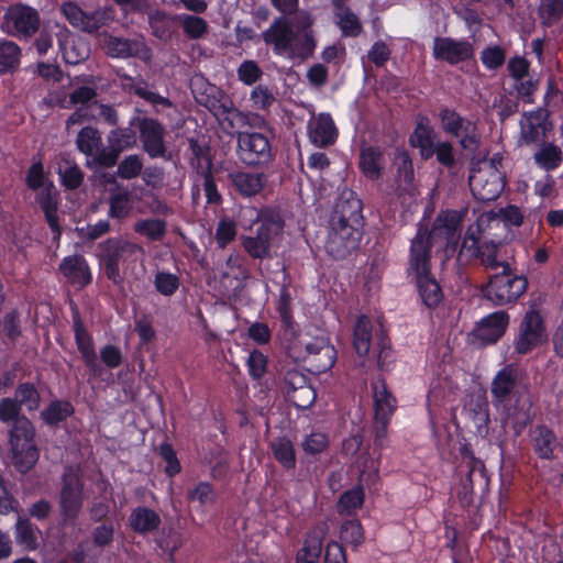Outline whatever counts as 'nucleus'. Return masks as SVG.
<instances>
[{
    "instance_id": "1",
    "label": "nucleus",
    "mask_w": 563,
    "mask_h": 563,
    "mask_svg": "<svg viewBox=\"0 0 563 563\" xmlns=\"http://www.w3.org/2000/svg\"><path fill=\"white\" fill-rule=\"evenodd\" d=\"M490 391L497 405L504 404L512 395L516 396L512 408H508L507 417L521 426L529 422L532 400L516 366L507 365L500 369L492 382Z\"/></svg>"
},
{
    "instance_id": "2",
    "label": "nucleus",
    "mask_w": 563,
    "mask_h": 563,
    "mask_svg": "<svg viewBox=\"0 0 563 563\" xmlns=\"http://www.w3.org/2000/svg\"><path fill=\"white\" fill-rule=\"evenodd\" d=\"M262 36L276 54H286L290 58H307L316 47L313 33L297 34L292 24L284 16L275 19Z\"/></svg>"
},
{
    "instance_id": "3",
    "label": "nucleus",
    "mask_w": 563,
    "mask_h": 563,
    "mask_svg": "<svg viewBox=\"0 0 563 563\" xmlns=\"http://www.w3.org/2000/svg\"><path fill=\"white\" fill-rule=\"evenodd\" d=\"M86 500L85 481L78 465L66 466L60 478L58 508L63 525H75Z\"/></svg>"
},
{
    "instance_id": "4",
    "label": "nucleus",
    "mask_w": 563,
    "mask_h": 563,
    "mask_svg": "<svg viewBox=\"0 0 563 563\" xmlns=\"http://www.w3.org/2000/svg\"><path fill=\"white\" fill-rule=\"evenodd\" d=\"M409 269L416 276L423 303L429 308L437 307L443 295L438 282L430 275V256H428V245L422 235L412 240Z\"/></svg>"
},
{
    "instance_id": "5",
    "label": "nucleus",
    "mask_w": 563,
    "mask_h": 563,
    "mask_svg": "<svg viewBox=\"0 0 563 563\" xmlns=\"http://www.w3.org/2000/svg\"><path fill=\"white\" fill-rule=\"evenodd\" d=\"M35 430L26 418H18L10 431V451L12 463L21 473L29 472L38 460V451L35 445Z\"/></svg>"
},
{
    "instance_id": "6",
    "label": "nucleus",
    "mask_w": 563,
    "mask_h": 563,
    "mask_svg": "<svg viewBox=\"0 0 563 563\" xmlns=\"http://www.w3.org/2000/svg\"><path fill=\"white\" fill-rule=\"evenodd\" d=\"M258 222L254 235L241 238L242 245L253 258L271 257V251L283 232L284 222L279 214L273 211L262 212Z\"/></svg>"
},
{
    "instance_id": "7",
    "label": "nucleus",
    "mask_w": 563,
    "mask_h": 563,
    "mask_svg": "<svg viewBox=\"0 0 563 563\" xmlns=\"http://www.w3.org/2000/svg\"><path fill=\"white\" fill-rule=\"evenodd\" d=\"M499 157L478 162L470 174V188L474 197L482 201L496 199L504 189L503 174L499 169Z\"/></svg>"
},
{
    "instance_id": "8",
    "label": "nucleus",
    "mask_w": 563,
    "mask_h": 563,
    "mask_svg": "<svg viewBox=\"0 0 563 563\" xmlns=\"http://www.w3.org/2000/svg\"><path fill=\"white\" fill-rule=\"evenodd\" d=\"M549 340L544 314L534 306L530 307L520 319L514 340V351L526 355L541 347Z\"/></svg>"
},
{
    "instance_id": "9",
    "label": "nucleus",
    "mask_w": 563,
    "mask_h": 563,
    "mask_svg": "<svg viewBox=\"0 0 563 563\" xmlns=\"http://www.w3.org/2000/svg\"><path fill=\"white\" fill-rule=\"evenodd\" d=\"M528 280L522 275L512 273L509 265H505L499 274L492 276L484 288L485 297L497 306L516 301L527 290Z\"/></svg>"
},
{
    "instance_id": "10",
    "label": "nucleus",
    "mask_w": 563,
    "mask_h": 563,
    "mask_svg": "<svg viewBox=\"0 0 563 563\" xmlns=\"http://www.w3.org/2000/svg\"><path fill=\"white\" fill-rule=\"evenodd\" d=\"M106 276L114 284L122 282L120 265L128 257L143 253L141 245L123 238H110L99 244Z\"/></svg>"
},
{
    "instance_id": "11",
    "label": "nucleus",
    "mask_w": 563,
    "mask_h": 563,
    "mask_svg": "<svg viewBox=\"0 0 563 563\" xmlns=\"http://www.w3.org/2000/svg\"><path fill=\"white\" fill-rule=\"evenodd\" d=\"M442 130L456 137L462 148L475 152L481 145V133L475 121L460 115L452 109L440 112Z\"/></svg>"
},
{
    "instance_id": "12",
    "label": "nucleus",
    "mask_w": 563,
    "mask_h": 563,
    "mask_svg": "<svg viewBox=\"0 0 563 563\" xmlns=\"http://www.w3.org/2000/svg\"><path fill=\"white\" fill-rule=\"evenodd\" d=\"M460 473L462 477L457 497L463 506H467L473 500L475 489H485L487 487L488 477L484 463L467 450L462 452Z\"/></svg>"
},
{
    "instance_id": "13",
    "label": "nucleus",
    "mask_w": 563,
    "mask_h": 563,
    "mask_svg": "<svg viewBox=\"0 0 563 563\" xmlns=\"http://www.w3.org/2000/svg\"><path fill=\"white\" fill-rule=\"evenodd\" d=\"M60 12L76 29L92 34L100 27L114 21L115 12L111 7L98 8L93 12H85L75 2H65Z\"/></svg>"
},
{
    "instance_id": "14",
    "label": "nucleus",
    "mask_w": 563,
    "mask_h": 563,
    "mask_svg": "<svg viewBox=\"0 0 563 563\" xmlns=\"http://www.w3.org/2000/svg\"><path fill=\"white\" fill-rule=\"evenodd\" d=\"M300 343L305 349L301 358L309 372L320 374L333 366L336 353L325 334L305 336Z\"/></svg>"
},
{
    "instance_id": "15",
    "label": "nucleus",
    "mask_w": 563,
    "mask_h": 563,
    "mask_svg": "<svg viewBox=\"0 0 563 563\" xmlns=\"http://www.w3.org/2000/svg\"><path fill=\"white\" fill-rule=\"evenodd\" d=\"M462 212L445 211L440 213L432 225L431 231L420 228L415 238L422 235L428 245V256H430L431 246L435 243L454 244L459 236L462 224Z\"/></svg>"
},
{
    "instance_id": "16",
    "label": "nucleus",
    "mask_w": 563,
    "mask_h": 563,
    "mask_svg": "<svg viewBox=\"0 0 563 563\" xmlns=\"http://www.w3.org/2000/svg\"><path fill=\"white\" fill-rule=\"evenodd\" d=\"M38 12L27 5L10 7L3 16L1 30L13 36L31 37L40 27Z\"/></svg>"
},
{
    "instance_id": "17",
    "label": "nucleus",
    "mask_w": 563,
    "mask_h": 563,
    "mask_svg": "<svg viewBox=\"0 0 563 563\" xmlns=\"http://www.w3.org/2000/svg\"><path fill=\"white\" fill-rule=\"evenodd\" d=\"M361 227L332 221L325 242L327 252L334 258H344L358 246Z\"/></svg>"
},
{
    "instance_id": "18",
    "label": "nucleus",
    "mask_w": 563,
    "mask_h": 563,
    "mask_svg": "<svg viewBox=\"0 0 563 563\" xmlns=\"http://www.w3.org/2000/svg\"><path fill=\"white\" fill-rule=\"evenodd\" d=\"M238 155L246 165H257L271 158V144L268 139L257 132H239Z\"/></svg>"
},
{
    "instance_id": "19",
    "label": "nucleus",
    "mask_w": 563,
    "mask_h": 563,
    "mask_svg": "<svg viewBox=\"0 0 563 563\" xmlns=\"http://www.w3.org/2000/svg\"><path fill=\"white\" fill-rule=\"evenodd\" d=\"M548 117V111L544 109L526 113L520 121L519 143L528 146L543 144L552 128Z\"/></svg>"
},
{
    "instance_id": "20",
    "label": "nucleus",
    "mask_w": 563,
    "mask_h": 563,
    "mask_svg": "<svg viewBox=\"0 0 563 563\" xmlns=\"http://www.w3.org/2000/svg\"><path fill=\"white\" fill-rule=\"evenodd\" d=\"M106 54L112 58L139 57L148 60L152 56L150 47L142 38H124L103 34Z\"/></svg>"
},
{
    "instance_id": "21",
    "label": "nucleus",
    "mask_w": 563,
    "mask_h": 563,
    "mask_svg": "<svg viewBox=\"0 0 563 563\" xmlns=\"http://www.w3.org/2000/svg\"><path fill=\"white\" fill-rule=\"evenodd\" d=\"M509 324V314L506 311H496L483 318L473 330V338L478 344L497 342L506 332Z\"/></svg>"
},
{
    "instance_id": "22",
    "label": "nucleus",
    "mask_w": 563,
    "mask_h": 563,
    "mask_svg": "<svg viewBox=\"0 0 563 563\" xmlns=\"http://www.w3.org/2000/svg\"><path fill=\"white\" fill-rule=\"evenodd\" d=\"M107 153H102L99 158V165L112 167L115 165L120 154L136 144V136L132 129L121 128L109 132Z\"/></svg>"
},
{
    "instance_id": "23",
    "label": "nucleus",
    "mask_w": 563,
    "mask_h": 563,
    "mask_svg": "<svg viewBox=\"0 0 563 563\" xmlns=\"http://www.w3.org/2000/svg\"><path fill=\"white\" fill-rule=\"evenodd\" d=\"M137 126L144 151L151 157L163 156L166 151L164 144V126L158 121L151 118L140 119Z\"/></svg>"
},
{
    "instance_id": "24",
    "label": "nucleus",
    "mask_w": 563,
    "mask_h": 563,
    "mask_svg": "<svg viewBox=\"0 0 563 563\" xmlns=\"http://www.w3.org/2000/svg\"><path fill=\"white\" fill-rule=\"evenodd\" d=\"M473 55V46L466 41H454L450 37H435L433 56L450 64L463 62Z\"/></svg>"
},
{
    "instance_id": "25",
    "label": "nucleus",
    "mask_w": 563,
    "mask_h": 563,
    "mask_svg": "<svg viewBox=\"0 0 563 563\" xmlns=\"http://www.w3.org/2000/svg\"><path fill=\"white\" fill-rule=\"evenodd\" d=\"M55 27L59 30L58 43L66 63L76 65L89 57L90 47L82 37L70 34L66 27L58 24Z\"/></svg>"
},
{
    "instance_id": "26",
    "label": "nucleus",
    "mask_w": 563,
    "mask_h": 563,
    "mask_svg": "<svg viewBox=\"0 0 563 563\" xmlns=\"http://www.w3.org/2000/svg\"><path fill=\"white\" fill-rule=\"evenodd\" d=\"M308 136L318 147L332 145L338 137V130L330 114L313 115L308 123Z\"/></svg>"
},
{
    "instance_id": "27",
    "label": "nucleus",
    "mask_w": 563,
    "mask_h": 563,
    "mask_svg": "<svg viewBox=\"0 0 563 563\" xmlns=\"http://www.w3.org/2000/svg\"><path fill=\"white\" fill-rule=\"evenodd\" d=\"M362 201L355 192L343 191L335 206L332 221L362 227Z\"/></svg>"
},
{
    "instance_id": "28",
    "label": "nucleus",
    "mask_w": 563,
    "mask_h": 563,
    "mask_svg": "<svg viewBox=\"0 0 563 563\" xmlns=\"http://www.w3.org/2000/svg\"><path fill=\"white\" fill-rule=\"evenodd\" d=\"M328 530V525L320 522L308 533L303 548L297 554V563H316L319 560Z\"/></svg>"
},
{
    "instance_id": "29",
    "label": "nucleus",
    "mask_w": 563,
    "mask_h": 563,
    "mask_svg": "<svg viewBox=\"0 0 563 563\" xmlns=\"http://www.w3.org/2000/svg\"><path fill=\"white\" fill-rule=\"evenodd\" d=\"M63 275L75 285L86 286L91 280V274L86 260L82 256H69L59 265Z\"/></svg>"
},
{
    "instance_id": "30",
    "label": "nucleus",
    "mask_w": 563,
    "mask_h": 563,
    "mask_svg": "<svg viewBox=\"0 0 563 563\" xmlns=\"http://www.w3.org/2000/svg\"><path fill=\"white\" fill-rule=\"evenodd\" d=\"M434 140L435 132L433 128L426 119H421L410 135L409 142L413 147L419 148L422 158L429 159L434 155V151L432 150L435 144Z\"/></svg>"
},
{
    "instance_id": "31",
    "label": "nucleus",
    "mask_w": 563,
    "mask_h": 563,
    "mask_svg": "<svg viewBox=\"0 0 563 563\" xmlns=\"http://www.w3.org/2000/svg\"><path fill=\"white\" fill-rule=\"evenodd\" d=\"M74 331L75 339L77 343V347L81 353L82 358L85 360L88 367L91 369H96L97 364V355L93 350L92 340L88 332L86 331L84 323L78 314V311L74 308Z\"/></svg>"
},
{
    "instance_id": "32",
    "label": "nucleus",
    "mask_w": 563,
    "mask_h": 563,
    "mask_svg": "<svg viewBox=\"0 0 563 563\" xmlns=\"http://www.w3.org/2000/svg\"><path fill=\"white\" fill-rule=\"evenodd\" d=\"M77 146L79 151L87 156H91L93 161L99 164V158L102 153H107L102 148V139L100 132L91 126L82 128L77 136Z\"/></svg>"
},
{
    "instance_id": "33",
    "label": "nucleus",
    "mask_w": 563,
    "mask_h": 563,
    "mask_svg": "<svg viewBox=\"0 0 563 563\" xmlns=\"http://www.w3.org/2000/svg\"><path fill=\"white\" fill-rule=\"evenodd\" d=\"M373 401L375 417L390 418L397 408L396 398L387 389L384 379H378L373 383Z\"/></svg>"
},
{
    "instance_id": "34",
    "label": "nucleus",
    "mask_w": 563,
    "mask_h": 563,
    "mask_svg": "<svg viewBox=\"0 0 563 563\" xmlns=\"http://www.w3.org/2000/svg\"><path fill=\"white\" fill-rule=\"evenodd\" d=\"M235 189L245 197L257 195L264 187L263 174L239 172L230 175Z\"/></svg>"
},
{
    "instance_id": "35",
    "label": "nucleus",
    "mask_w": 563,
    "mask_h": 563,
    "mask_svg": "<svg viewBox=\"0 0 563 563\" xmlns=\"http://www.w3.org/2000/svg\"><path fill=\"white\" fill-rule=\"evenodd\" d=\"M335 21L343 35L355 37L362 32V23L358 18L346 7L342 5L341 0L334 1Z\"/></svg>"
},
{
    "instance_id": "36",
    "label": "nucleus",
    "mask_w": 563,
    "mask_h": 563,
    "mask_svg": "<svg viewBox=\"0 0 563 563\" xmlns=\"http://www.w3.org/2000/svg\"><path fill=\"white\" fill-rule=\"evenodd\" d=\"M383 153L375 147L362 150L360 155V167L364 175L371 179H377L384 168Z\"/></svg>"
},
{
    "instance_id": "37",
    "label": "nucleus",
    "mask_w": 563,
    "mask_h": 563,
    "mask_svg": "<svg viewBox=\"0 0 563 563\" xmlns=\"http://www.w3.org/2000/svg\"><path fill=\"white\" fill-rule=\"evenodd\" d=\"M178 21L175 16H170L162 11H154L148 15V23L152 34L161 41L167 42L174 34V23Z\"/></svg>"
},
{
    "instance_id": "38",
    "label": "nucleus",
    "mask_w": 563,
    "mask_h": 563,
    "mask_svg": "<svg viewBox=\"0 0 563 563\" xmlns=\"http://www.w3.org/2000/svg\"><path fill=\"white\" fill-rule=\"evenodd\" d=\"M130 522L135 531L145 533L157 529L161 525V518L154 510L139 507L131 514Z\"/></svg>"
},
{
    "instance_id": "39",
    "label": "nucleus",
    "mask_w": 563,
    "mask_h": 563,
    "mask_svg": "<svg viewBox=\"0 0 563 563\" xmlns=\"http://www.w3.org/2000/svg\"><path fill=\"white\" fill-rule=\"evenodd\" d=\"M395 164L397 165L398 189L410 194L413 189L415 174L409 155L406 152H398Z\"/></svg>"
},
{
    "instance_id": "40",
    "label": "nucleus",
    "mask_w": 563,
    "mask_h": 563,
    "mask_svg": "<svg viewBox=\"0 0 563 563\" xmlns=\"http://www.w3.org/2000/svg\"><path fill=\"white\" fill-rule=\"evenodd\" d=\"M372 341V323L366 316H361L354 328L353 346L360 356L369 352Z\"/></svg>"
},
{
    "instance_id": "41",
    "label": "nucleus",
    "mask_w": 563,
    "mask_h": 563,
    "mask_svg": "<svg viewBox=\"0 0 563 563\" xmlns=\"http://www.w3.org/2000/svg\"><path fill=\"white\" fill-rule=\"evenodd\" d=\"M533 446L540 457L551 459L556 446V438L547 427H537L533 431Z\"/></svg>"
},
{
    "instance_id": "42",
    "label": "nucleus",
    "mask_w": 563,
    "mask_h": 563,
    "mask_svg": "<svg viewBox=\"0 0 563 563\" xmlns=\"http://www.w3.org/2000/svg\"><path fill=\"white\" fill-rule=\"evenodd\" d=\"M133 230L150 241H161L166 234V221L162 219H142L133 224Z\"/></svg>"
},
{
    "instance_id": "43",
    "label": "nucleus",
    "mask_w": 563,
    "mask_h": 563,
    "mask_svg": "<svg viewBox=\"0 0 563 563\" xmlns=\"http://www.w3.org/2000/svg\"><path fill=\"white\" fill-rule=\"evenodd\" d=\"M186 498L190 504L205 507L216 503L217 494L210 483L199 482L187 489Z\"/></svg>"
},
{
    "instance_id": "44",
    "label": "nucleus",
    "mask_w": 563,
    "mask_h": 563,
    "mask_svg": "<svg viewBox=\"0 0 563 563\" xmlns=\"http://www.w3.org/2000/svg\"><path fill=\"white\" fill-rule=\"evenodd\" d=\"M541 145L533 155L536 163L545 170L555 169L562 163L561 150L551 143Z\"/></svg>"
},
{
    "instance_id": "45",
    "label": "nucleus",
    "mask_w": 563,
    "mask_h": 563,
    "mask_svg": "<svg viewBox=\"0 0 563 563\" xmlns=\"http://www.w3.org/2000/svg\"><path fill=\"white\" fill-rule=\"evenodd\" d=\"M271 449L274 457L286 468H294L296 455L292 443L286 438H278L272 441Z\"/></svg>"
},
{
    "instance_id": "46",
    "label": "nucleus",
    "mask_w": 563,
    "mask_h": 563,
    "mask_svg": "<svg viewBox=\"0 0 563 563\" xmlns=\"http://www.w3.org/2000/svg\"><path fill=\"white\" fill-rule=\"evenodd\" d=\"M21 49L11 41L0 42V74L13 70L20 63Z\"/></svg>"
},
{
    "instance_id": "47",
    "label": "nucleus",
    "mask_w": 563,
    "mask_h": 563,
    "mask_svg": "<svg viewBox=\"0 0 563 563\" xmlns=\"http://www.w3.org/2000/svg\"><path fill=\"white\" fill-rule=\"evenodd\" d=\"M176 19L181 23L184 33L191 40L201 38L209 30L207 21L197 15L180 14Z\"/></svg>"
},
{
    "instance_id": "48",
    "label": "nucleus",
    "mask_w": 563,
    "mask_h": 563,
    "mask_svg": "<svg viewBox=\"0 0 563 563\" xmlns=\"http://www.w3.org/2000/svg\"><path fill=\"white\" fill-rule=\"evenodd\" d=\"M15 540L26 550H35L37 548V537L33 525L26 518H19L15 523Z\"/></svg>"
},
{
    "instance_id": "49",
    "label": "nucleus",
    "mask_w": 563,
    "mask_h": 563,
    "mask_svg": "<svg viewBox=\"0 0 563 563\" xmlns=\"http://www.w3.org/2000/svg\"><path fill=\"white\" fill-rule=\"evenodd\" d=\"M74 409L70 402L55 400L41 412V417L47 424H57L73 413Z\"/></svg>"
},
{
    "instance_id": "50",
    "label": "nucleus",
    "mask_w": 563,
    "mask_h": 563,
    "mask_svg": "<svg viewBox=\"0 0 563 563\" xmlns=\"http://www.w3.org/2000/svg\"><path fill=\"white\" fill-rule=\"evenodd\" d=\"M14 400L20 406L26 407L30 411H35L40 407L41 396L33 384H20L15 390Z\"/></svg>"
},
{
    "instance_id": "51",
    "label": "nucleus",
    "mask_w": 563,
    "mask_h": 563,
    "mask_svg": "<svg viewBox=\"0 0 563 563\" xmlns=\"http://www.w3.org/2000/svg\"><path fill=\"white\" fill-rule=\"evenodd\" d=\"M122 78L125 81L123 84V86L125 88L129 87L135 95L143 98L144 100H146L153 104L170 106V102L168 99L157 95L154 91L148 90L147 86L144 82H142V81L134 82L133 78L128 75H123Z\"/></svg>"
},
{
    "instance_id": "52",
    "label": "nucleus",
    "mask_w": 563,
    "mask_h": 563,
    "mask_svg": "<svg viewBox=\"0 0 563 563\" xmlns=\"http://www.w3.org/2000/svg\"><path fill=\"white\" fill-rule=\"evenodd\" d=\"M132 210L130 195L126 191L113 192L109 198V216L114 219L126 218Z\"/></svg>"
},
{
    "instance_id": "53",
    "label": "nucleus",
    "mask_w": 563,
    "mask_h": 563,
    "mask_svg": "<svg viewBox=\"0 0 563 563\" xmlns=\"http://www.w3.org/2000/svg\"><path fill=\"white\" fill-rule=\"evenodd\" d=\"M478 262L488 269H497L499 267L504 269V266L508 265L499 260V246L494 242H485L482 244Z\"/></svg>"
},
{
    "instance_id": "54",
    "label": "nucleus",
    "mask_w": 563,
    "mask_h": 563,
    "mask_svg": "<svg viewBox=\"0 0 563 563\" xmlns=\"http://www.w3.org/2000/svg\"><path fill=\"white\" fill-rule=\"evenodd\" d=\"M364 501V493L361 487H354L345 492L339 499L336 509L341 515H349L360 508Z\"/></svg>"
},
{
    "instance_id": "55",
    "label": "nucleus",
    "mask_w": 563,
    "mask_h": 563,
    "mask_svg": "<svg viewBox=\"0 0 563 563\" xmlns=\"http://www.w3.org/2000/svg\"><path fill=\"white\" fill-rule=\"evenodd\" d=\"M38 203L41 205L42 210L45 213V218L56 233L59 232L58 219L56 216V206L52 197L51 187H45L38 194L37 197Z\"/></svg>"
},
{
    "instance_id": "56",
    "label": "nucleus",
    "mask_w": 563,
    "mask_h": 563,
    "mask_svg": "<svg viewBox=\"0 0 563 563\" xmlns=\"http://www.w3.org/2000/svg\"><path fill=\"white\" fill-rule=\"evenodd\" d=\"M143 162L136 154L124 157L118 165L117 175L122 179H133L142 174Z\"/></svg>"
},
{
    "instance_id": "57",
    "label": "nucleus",
    "mask_w": 563,
    "mask_h": 563,
    "mask_svg": "<svg viewBox=\"0 0 563 563\" xmlns=\"http://www.w3.org/2000/svg\"><path fill=\"white\" fill-rule=\"evenodd\" d=\"M360 481L366 484H374L378 477V459L368 454H362L358 460Z\"/></svg>"
},
{
    "instance_id": "58",
    "label": "nucleus",
    "mask_w": 563,
    "mask_h": 563,
    "mask_svg": "<svg viewBox=\"0 0 563 563\" xmlns=\"http://www.w3.org/2000/svg\"><path fill=\"white\" fill-rule=\"evenodd\" d=\"M539 11L543 23L552 25L563 20V0H542Z\"/></svg>"
},
{
    "instance_id": "59",
    "label": "nucleus",
    "mask_w": 563,
    "mask_h": 563,
    "mask_svg": "<svg viewBox=\"0 0 563 563\" xmlns=\"http://www.w3.org/2000/svg\"><path fill=\"white\" fill-rule=\"evenodd\" d=\"M58 174L63 179V184L69 189L79 187L84 179L80 168L68 161L59 164Z\"/></svg>"
},
{
    "instance_id": "60",
    "label": "nucleus",
    "mask_w": 563,
    "mask_h": 563,
    "mask_svg": "<svg viewBox=\"0 0 563 563\" xmlns=\"http://www.w3.org/2000/svg\"><path fill=\"white\" fill-rule=\"evenodd\" d=\"M196 186L197 188L202 187L208 203H219L221 201V196L217 190V186L209 167L207 170L198 174Z\"/></svg>"
},
{
    "instance_id": "61",
    "label": "nucleus",
    "mask_w": 563,
    "mask_h": 563,
    "mask_svg": "<svg viewBox=\"0 0 563 563\" xmlns=\"http://www.w3.org/2000/svg\"><path fill=\"white\" fill-rule=\"evenodd\" d=\"M340 538L343 542L353 547L360 545L364 540V533L360 521L349 520L341 527Z\"/></svg>"
},
{
    "instance_id": "62",
    "label": "nucleus",
    "mask_w": 563,
    "mask_h": 563,
    "mask_svg": "<svg viewBox=\"0 0 563 563\" xmlns=\"http://www.w3.org/2000/svg\"><path fill=\"white\" fill-rule=\"evenodd\" d=\"M154 285L156 290L163 296H172L179 287V278L172 273L157 272Z\"/></svg>"
},
{
    "instance_id": "63",
    "label": "nucleus",
    "mask_w": 563,
    "mask_h": 563,
    "mask_svg": "<svg viewBox=\"0 0 563 563\" xmlns=\"http://www.w3.org/2000/svg\"><path fill=\"white\" fill-rule=\"evenodd\" d=\"M482 244L473 235H466L457 254V261L467 264L474 260L478 261Z\"/></svg>"
},
{
    "instance_id": "64",
    "label": "nucleus",
    "mask_w": 563,
    "mask_h": 563,
    "mask_svg": "<svg viewBox=\"0 0 563 563\" xmlns=\"http://www.w3.org/2000/svg\"><path fill=\"white\" fill-rule=\"evenodd\" d=\"M287 399L297 408H309L316 400V391L311 385L303 386L295 391L286 394Z\"/></svg>"
}]
</instances>
